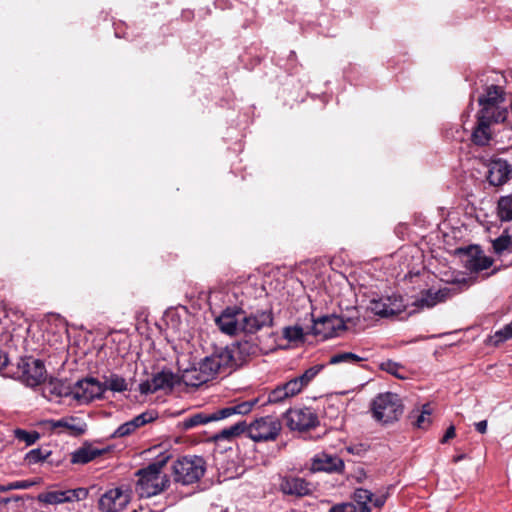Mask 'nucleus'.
Listing matches in <instances>:
<instances>
[{
	"label": "nucleus",
	"mask_w": 512,
	"mask_h": 512,
	"mask_svg": "<svg viewBox=\"0 0 512 512\" xmlns=\"http://www.w3.org/2000/svg\"><path fill=\"white\" fill-rule=\"evenodd\" d=\"M205 460L200 456H184L173 465L176 482L189 485L197 482L204 475Z\"/></svg>",
	"instance_id": "obj_4"
},
{
	"label": "nucleus",
	"mask_w": 512,
	"mask_h": 512,
	"mask_svg": "<svg viewBox=\"0 0 512 512\" xmlns=\"http://www.w3.org/2000/svg\"><path fill=\"white\" fill-rule=\"evenodd\" d=\"M71 391L72 385L60 379H51L42 386V395L50 401L55 398L71 397Z\"/></svg>",
	"instance_id": "obj_23"
},
{
	"label": "nucleus",
	"mask_w": 512,
	"mask_h": 512,
	"mask_svg": "<svg viewBox=\"0 0 512 512\" xmlns=\"http://www.w3.org/2000/svg\"><path fill=\"white\" fill-rule=\"evenodd\" d=\"M211 512H228V511H227V510H225V509H222V508H220V507H218V506H216V507H214V508L212 509V511H211Z\"/></svg>",
	"instance_id": "obj_52"
},
{
	"label": "nucleus",
	"mask_w": 512,
	"mask_h": 512,
	"mask_svg": "<svg viewBox=\"0 0 512 512\" xmlns=\"http://www.w3.org/2000/svg\"><path fill=\"white\" fill-rule=\"evenodd\" d=\"M373 417L382 423H390L398 420L403 412V407L398 396L391 392L379 394L372 402Z\"/></svg>",
	"instance_id": "obj_5"
},
{
	"label": "nucleus",
	"mask_w": 512,
	"mask_h": 512,
	"mask_svg": "<svg viewBox=\"0 0 512 512\" xmlns=\"http://www.w3.org/2000/svg\"><path fill=\"white\" fill-rule=\"evenodd\" d=\"M105 392L103 383L95 378H84L72 385L71 397L79 404H88Z\"/></svg>",
	"instance_id": "obj_10"
},
{
	"label": "nucleus",
	"mask_w": 512,
	"mask_h": 512,
	"mask_svg": "<svg viewBox=\"0 0 512 512\" xmlns=\"http://www.w3.org/2000/svg\"><path fill=\"white\" fill-rule=\"evenodd\" d=\"M344 320L336 315H327L313 320L312 333L321 340L338 336L345 330Z\"/></svg>",
	"instance_id": "obj_13"
},
{
	"label": "nucleus",
	"mask_w": 512,
	"mask_h": 512,
	"mask_svg": "<svg viewBox=\"0 0 512 512\" xmlns=\"http://www.w3.org/2000/svg\"><path fill=\"white\" fill-rule=\"evenodd\" d=\"M290 398L284 385H279L268 394V403H281Z\"/></svg>",
	"instance_id": "obj_36"
},
{
	"label": "nucleus",
	"mask_w": 512,
	"mask_h": 512,
	"mask_svg": "<svg viewBox=\"0 0 512 512\" xmlns=\"http://www.w3.org/2000/svg\"><path fill=\"white\" fill-rule=\"evenodd\" d=\"M16 374L26 386L36 387L44 382L46 369L41 360L25 357L19 360Z\"/></svg>",
	"instance_id": "obj_7"
},
{
	"label": "nucleus",
	"mask_w": 512,
	"mask_h": 512,
	"mask_svg": "<svg viewBox=\"0 0 512 512\" xmlns=\"http://www.w3.org/2000/svg\"><path fill=\"white\" fill-rule=\"evenodd\" d=\"M455 437V427L453 425L449 426L441 439L442 443L448 442L450 439Z\"/></svg>",
	"instance_id": "obj_46"
},
{
	"label": "nucleus",
	"mask_w": 512,
	"mask_h": 512,
	"mask_svg": "<svg viewBox=\"0 0 512 512\" xmlns=\"http://www.w3.org/2000/svg\"><path fill=\"white\" fill-rule=\"evenodd\" d=\"M50 451H43L40 448L32 449L26 454V460L29 464H36L40 461L45 460L49 455Z\"/></svg>",
	"instance_id": "obj_40"
},
{
	"label": "nucleus",
	"mask_w": 512,
	"mask_h": 512,
	"mask_svg": "<svg viewBox=\"0 0 512 512\" xmlns=\"http://www.w3.org/2000/svg\"><path fill=\"white\" fill-rule=\"evenodd\" d=\"M344 467V462L341 458L335 455L320 453L314 456L311 463V470L314 472H338Z\"/></svg>",
	"instance_id": "obj_21"
},
{
	"label": "nucleus",
	"mask_w": 512,
	"mask_h": 512,
	"mask_svg": "<svg viewBox=\"0 0 512 512\" xmlns=\"http://www.w3.org/2000/svg\"><path fill=\"white\" fill-rule=\"evenodd\" d=\"M7 491H10L9 484H7V485H0V492H7Z\"/></svg>",
	"instance_id": "obj_51"
},
{
	"label": "nucleus",
	"mask_w": 512,
	"mask_h": 512,
	"mask_svg": "<svg viewBox=\"0 0 512 512\" xmlns=\"http://www.w3.org/2000/svg\"><path fill=\"white\" fill-rule=\"evenodd\" d=\"M283 334L289 341H297L303 338V329L298 326L286 327Z\"/></svg>",
	"instance_id": "obj_42"
},
{
	"label": "nucleus",
	"mask_w": 512,
	"mask_h": 512,
	"mask_svg": "<svg viewBox=\"0 0 512 512\" xmlns=\"http://www.w3.org/2000/svg\"><path fill=\"white\" fill-rule=\"evenodd\" d=\"M503 91L499 86L491 85L486 89L485 95L479 98V104L482 107L478 112L484 115L494 116L496 122L505 121L508 111L500 109L499 103L503 102Z\"/></svg>",
	"instance_id": "obj_8"
},
{
	"label": "nucleus",
	"mask_w": 512,
	"mask_h": 512,
	"mask_svg": "<svg viewBox=\"0 0 512 512\" xmlns=\"http://www.w3.org/2000/svg\"><path fill=\"white\" fill-rule=\"evenodd\" d=\"M241 321L242 309L238 307H227L215 318L219 330L230 336L241 334Z\"/></svg>",
	"instance_id": "obj_14"
},
{
	"label": "nucleus",
	"mask_w": 512,
	"mask_h": 512,
	"mask_svg": "<svg viewBox=\"0 0 512 512\" xmlns=\"http://www.w3.org/2000/svg\"><path fill=\"white\" fill-rule=\"evenodd\" d=\"M511 173L510 165L507 161L497 159L491 162L488 174L489 183L494 186H500L507 182Z\"/></svg>",
	"instance_id": "obj_24"
},
{
	"label": "nucleus",
	"mask_w": 512,
	"mask_h": 512,
	"mask_svg": "<svg viewBox=\"0 0 512 512\" xmlns=\"http://www.w3.org/2000/svg\"><path fill=\"white\" fill-rule=\"evenodd\" d=\"M366 358L361 357L352 352H341L332 355L329 359V364L336 365L341 363L356 364L361 361H365Z\"/></svg>",
	"instance_id": "obj_32"
},
{
	"label": "nucleus",
	"mask_w": 512,
	"mask_h": 512,
	"mask_svg": "<svg viewBox=\"0 0 512 512\" xmlns=\"http://www.w3.org/2000/svg\"><path fill=\"white\" fill-rule=\"evenodd\" d=\"M355 502L359 505L357 507L358 512H370V508L368 507V503L372 502L373 493L367 489L358 488L354 491L353 496Z\"/></svg>",
	"instance_id": "obj_30"
},
{
	"label": "nucleus",
	"mask_w": 512,
	"mask_h": 512,
	"mask_svg": "<svg viewBox=\"0 0 512 512\" xmlns=\"http://www.w3.org/2000/svg\"><path fill=\"white\" fill-rule=\"evenodd\" d=\"M380 369L382 371H385L399 379H404L405 376L400 373V371L403 369V367L392 360H386L379 365Z\"/></svg>",
	"instance_id": "obj_34"
},
{
	"label": "nucleus",
	"mask_w": 512,
	"mask_h": 512,
	"mask_svg": "<svg viewBox=\"0 0 512 512\" xmlns=\"http://www.w3.org/2000/svg\"><path fill=\"white\" fill-rule=\"evenodd\" d=\"M14 435L19 441H23L27 445L34 444L40 438V434L38 432H28L23 429H16L14 431Z\"/></svg>",
	"instance_id": "obj_35"
},
{
	"label": "nucleus",
	"mask_w": 512,
	"mask_h": 512,
	"mask_svg": "<svg viewBox=\"0 0 512 512\" xmlns=\"http://www.w3.org/2000/svg\"><path fill=\"white\" fill-rule=\"evenodd\" d=\"M323 365H315L308 368L302 375L298 376L299 380L304 387H307L309 383L318 375L323 369Z\"/></svg>",
	"instance_id": "obj_39"
},
{
	"label": "nucleus",
	"mask_w": 512,
	"mask_h": 512,
	"mask_svg": "<svg viewBox=\"0 0 512 512\" xmlns=\"http://www.w3.org/2000/svg\"><path fill=\"white\" fill-rule=\"evenodd\" d=\"M102 451L91 445L83 446L72 453L71 462L74 464H86L100 456Z\"/></svg>",
	"instance_id": "obj_27"
},
{
	"label": "nucleus",
	"mask_w": 512,
	"mask_h": 512,
	"mask_svg": "<svg viewBox=\"0 0 512 512\" xmlns=\"http://www.w3.org/2000/svg\"><path fill=\"white\" fill-rule=\"evenodd\" d=\"M449 296L450 290L448 288L439 290L428 289L423 291L413 304L418 308H432L438 303L446 301Z\"/></svg>",
	"instance_id": "obj_22"
},
{
	"label": "nucleus",
	"mask_w": 512,
	"mask_h": 512,
	"mask_svg": "<svg viewBox=\"0 0 512 512\" xmlns=\"http://www.w3.org/2000/svg\"><path fill=\"white\" fill-rule=\"evenodd\" d=\"M280 490L287 495L303 497L313 492V485L303 478L286 476L280 482Z\"/></svg>",
	"instance_id": "obj_18"
},
{
	"label": "nucleus",
	"mask_w": 512,
	"mask_h": 512,
	"mask_svg": "<svg viewBox=\"0 0 512 512\" xmlns=\"http://www.w3.org/2000/svg\"><path fill=\"white\" fill-rule=\"evenodd\" d=\"M498 216L501 221H511L512 220V194L507 196H502L498 200Z\"/></svg>",
	"instance_id": "obj_31"
},
{
	"label": "nucleus",
	"mask_w": 512,
	"mask_h": 512,
	"mask_svg": "<svg viewBox=\"0 0 512 512\" xmlns=\"http://www.w3.org/2000/svg\"><path fill=\"white\" fill-rule=\"evenodd\" d=\"M466 457V454H460L453 457V462L458 463Z\"/></svg>",
	"instance_id": "obj_50"
},
{
	"label": "nucleus",
	"mask_w": 512,
	"mask_h": 512,
	"mask_svg": "<svg viewBox=\"0 0 512 512\" xmlns=\"http://www.w3.org/2000/svg\"><path fill=\"white\" fill-rule=\"evenodd\" d=\"M286 425L292 431H309L319 425L317 414L311 408H293L285 414Z\"/></svg>",
	"instance_id": "obj_9"
},
{
	"label": "nucleus",
	"mask_w": 512,
	"mask_h": 512,
	"mask_svg": "<svg viewBox=\"0 0 512 512\" xmlns=\"http://www.w3.org/2000/svg\"><path fill=\"white\" fill-rule=\"evenodd\" d=\"M131 501V490L128 487H115L106 491L99 499L102 512H120Z\"/></svg>",
	"instance_id": "obj_11"
},
{
	"label": "nucleus",
	"mask_w": 512,
	"mask_h": 512,
	"mask_svg": "<svg viewBox=\"0 0 512 512\" xmlns=\"http://www.w3.org/2000/svg\"><path fill=\"white\" fill-rule=\"evenodd\" d=\"M50 423L52 428H64L71 436L74 437L83 435L87 430L86 422L74 416L64 417L59 420H52Z\"/></svg>",
	"instance_id": "obj_25"
},
{
	"label": "nucleus",
	"mask_w": 512,
	"mask_h": 512,
	"mask_svg": "<svg viewBox=\"0 0 512 512\" xmlns=\"http://www.w3.org/2000/svg\"><path fill=\"white\" fill-rule=\"evenodd\" d=\"M512 339V321L503 328L497 330L488 338V344L498 347L502 343Z\"/></svg>",
	"instance_id": "obj_29"
},
{
	"label": "nucleus",
	"mask_w": 512,
	"mask_h": 512,
	"mask_svg": "<svg viewBox=\"0 0 512 512\" xmlns=\"http://www.w3.org/2000/svg\"><path fill=\"white\" fill-rule=\"evenodd\" d=\"M492 123H497L494 116H488L477 113V126L472 132V142L478 146L487 145L492 139V132L490 126Z\"/></svg>",
	"instance_id": "obj_19"
},
{
	"label": "nucleus",
	"mask_w": 512,
	"mask_h": 512,
	"mask_svg": "<svg viewBox=\"0 0 512 512\" xmlns=\"http://www.w3.org/2000/svg\"><path fill=\"white\" fill-rule=\"evenodd\" d=\"M103 385L105 387V391L111 390L114 392H123L127 390L126 380L116 374L111 375Z\"/></svg>",
	"instance_id": "obj_33"
},
{
	"label": "nucleus",
	"mask_w": 512,
	"mask_h": 512,
	"mask_svg": "<svg viewBox=\"0 0 512 512\" xmlns=\"http://www.w3.org/2000/svg\"><path fill=\"white\" fill-rule=\"evenodd\" d=\"M385 502H386V497L381 495V496H377V497L373 496V499H372L371 503H373V505L375 507L380 508V507H382L385 504Z\"/></svg>",
	"instance_id": "obj_47"
},
{
	"label": "nucleus",
	"mask_w": 512,
	"mask_h": 512,
	"mask_svg": "<svg viewBox=\"0 0 512 512\" xmlns=\"http://www.w3.org/2000/svg\"><path fill=\"white\" fill-rule=\"evenodd\" d=\"M170 455L161 454L147 467L137 471L136 491L142 498H150L164 491L169 486V478L162 473Z\"/></svg>",
	"instance_id": "obj_2"
},
{
	"label": "nucleus",
	"mask_w": 512,
	"mask_h": 512,
	"mask_svg": "<svg viewBox=\"0 0 512 512\" xmlns=\"http://www.w3.org/2000/svg\"><path fill=\"white\" fill-rule=\"evenodd\" d=\"M177 383V377L170 371H161L155 374L152 379L146 380L139 385L141 394H151L159 390L170 391Z\"/></svg>",
	"instance_id": "obj_16"
},
{
	"label": "nucleus",
	"mask_w": 512,
	"mask_h": 512,
	"mask_svg": "<svg viewBox=\"0 0 512 512\" xmlns=\"http://www.w3.org/2000/svg\"><path fill=\"white\" fill-rule=\"evenodd\" d=\"M404 308L403 300L399 296H389L372 300L371 311L379 316L388 317L400 313Z\"/></svg>",
	"instance_id": "obj_17"
},
{
	"label": "nucleus",
	"mask_w": 512,
	"mask_h": 512,
	"mask_svg": "<svg viewBox=\"0 0 512 512\" xmlns=\"http://www.w3.org/2000/svg\"><path fill=\"white\" fill-rule=\"evenodd\" d=\"M475 428L481 434L486 433V431H487V421L486 420H482V421H479V422L475 423Z\"/></svg>",
	"instance_id": "obj_48"
},
{
	"label": "nucleus",
	"mask_w": 512,
	"mask_h": 512,
	"mask_svg": "<svg viewBox=\"0 0 512 512\" xmlns=\"http://www.w3.org/2000/svg\"><path fill=\"white\" fill-rule=\"evenodd\" d=\"M243 433L247 434V423L246 421H238L234 425L222 429L220 432L213 436L214 441H228L231 442L235 438L239 437Z\"/></svg>",
	"instance_id": "obj_26"
},
{
	"label": "nucleus",
	"mask_w": 512,
	"mask_h": 512,
	"mask_svg": "<svg viewBox=\"0 0 512 512\" xmlns=\"http://www.w3.org/2000/svg\"><path fill=\"white\" fill-rule=\"evenodd\" d=\"M431 410L429 405H424L422 411L416 415L414 425L420 429H425L430 424Z\"/></svg>",
	"instance_id": "obj_37"
},
{
	"label": "nucleus",
	"mask_w": 512,
	"mask_h": 512,
	"mask_svg": "<svg viewBox=\"0 0 512 512\" xmlns=\"http://www.w3.org/2000/svg\"><path fill=\"white\" fill-rule=\"evenodd\" d=\"M283 385L290 398L298 395L305 388L298 377L287 381Z\"/></svg>",
	"instance_id": "obj_41"
},
{
	"label": "nucleus",
	"mask_w": 512,
	"mask_h": 512,
	"mask_svg": "<svg viewBox=\"0 0 512 512\" xmlns=\"http://www.w3.org/2000/svg\"><path fill=\"white\" fill-rule=\"evenodd\" d=\"M282 424L280 420L271 415L256 418L247 424V436L253 442L275 441L280 435Z\"/></svg>",
	"instance_id": "obj_6"
},
{
	"label": "nucleus",
	"mask_w": 512,
	"mask_h": 512,
	"mask_svg": "<svg viewBox=\"0 0 512 512\" xmlns=\"http://www.w3.org/2000/svg\"><path fill=\"white\" fill-rule=\"evenodd\" d=\"M38 481H31V480H21V481H14L9 483L10 490H25L28 489L34 485H36Z\"/></svg>",
	"instance_id": "obj_44"
},
{
	"label": "nucleus",
	"mask_w": 512,
	"mask_h": 512,
	"mask_svg": "<svg viewBox=\"0 0 512 512\" xmlns=\"http://www.w3.org/2000/svg\"><path fill=\"white\" fill-rule=\"evenodd\" d=\"M458 254L461 256L464 267L470 272L486 270L493 264V259L486 256L484 251L478 245L459 248Z\"/></svg>",
	"instance_id": "obj_12"
},
{
	"label": "nucleus",
	"mask_w": 512,
	"mask_h": 512,
	"mask_svg": "<svg viewBox=\"0 0 512 512\" xmlns=\"http://www.w3.org/2000/svg\"><path fill=\"white\" fill-rule=\"evenodd\" d=\"M241 333L254 334L265 327L273 325V314L270 309L247 314L242 310Z\"/></svg>",
	"instance_id": "obj_15"
},
{
	"label": "nucleus",
	"mask_w": 512,
	"mask_h": 512,
	"mask_svg": "<svg viewBox=\"0 0 512 512\" xmlns=\"http://www.w3.org/2000/svg\"><path fill=\"white\" fill-rule=\"evenodd\" d=\"M156 419V414L153 411H146L134 417L132 420L127 421L120 425L113 433L114 438H121L132 434L139 427L148 424Z\"/></svg>",
	"instance_id": "obj_20"
},
{
	"label": "nucleus",
	"mask_w": 512,
	"mask_h": 512,
	"mask_svg": "<svg viewBox=\"0 0 512 512\" xmlns=\"http://www.w3.org/2000/svg\"><path fill=\"white\" fill-rule=\"evenodd\" d=\"M71 492L66 491H49L40 493L37 497L39 502L46 504H62L70 502L69 495Z\"/></svg>",
	"instance_id": "obj_28"
},
{
	"label": "nucleus",
	"mask_w": 512,
	"mask_h": 512,
	"mask_svg": "<svg viewBox=\"0 0 512 512\" xmlns=\"http://www.w3.org/2000/svg\"><path fill=\"white\" fill-rule=\"evenodd\" d=\"M8 363V358L5 353L0 351V370L4 368Z\"/></svg>",
	"instance_id": "obj_49"
},
{
	"label": "nucleus",
	"mask_w": 512,
	"mask_h": 512,
	"mask_svg": "<svg viewBox=\"0 0 512 512\" xmlns=\"http://www.w3.org/2000/svg\"><path fill=\"white\" fill-rule=\"evenodd\" d=\"M256 403L257 399H252L248 401H242L240 403H235L211 413L198 412L184 418L179 423V426L182 430L187 431L199 425L229 418L232 415H246L252 411Z\"/></svg>",
	"instance_id": "obj_3"
},
{
	"label": "nucleus",
	"mask_w": 512,
	"mask_h": 512,
	"mask_svg": "<svg viewBox=\"0 0 512 512\" xmlns=\"http://www.w3.org/2000/svg\"><path fill=\"white\" fill-rule=\"evenodd\" d=\"M493 250L496 254L501 255L511 245V237L509 235H501L492 242Z\"/></svg>",
	"instance_id": "obj_38"
},
{
	"label": "nucleus",
	"mask_w": 512,
	"mask_h": 512,
	"mask_svg": "<svg viewBox=\"0 0 512 512\" xmlns=\"http://www.w3.org/2000/svg\"><path fill=\"white\" fill-rule=\"evenodd\" d=\"M66 492H71V494L69 495L70 502L74 501V500H80V499L86 497V495H87V491L83 488L66 490Z\"/></svg>",
	"instance_id": "obj_45"
},
{
	"label": "nucleus",
	"mask_w": 512,
	"mask_h": 512,
	"mask_svg": "<svg viewBox=\"0 0 512 512\" xmlns=\"http://www.w3.org/2000/svg\"><path fill=\"white\" fill-rule=\"evenodd\" d=\"M329 512H358V509L354 503L348 502L334 505Z\"/></svg>",
	"instance_id": "obj_43"
},
{
	"label": "nucleus",
	"mask_w": 512,
	"mask_h": 512,
	"mask_svg": "<svg viewBox=\"0 0 512 512\" xmlns=\"http://www.w3.org/2000/svg\"><path fill=\"white\" fill-rule=\"evenodd\" d=\"M240 365V349L236 345L226 346L215 350L210 356L205 357L198 369L188 371L187 383L199 386L213 379L217 374Z\"/></svg>",
	"instance_id": "obj_1"
}]
</instances>
